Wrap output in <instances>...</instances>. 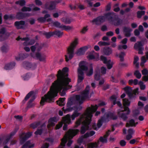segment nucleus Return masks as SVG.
<instances>
[{
	"label": "nucleus",
	"mask_w": 148,
	"mask_h": 148,
	"mask_svg": "<svg viewBox=\"0 0 148 148\" xmlns=\"http://www.w3.org/2000/svg\"><path fill=\"white\" fill-rule=\"evenodd\" d=\"M45 6L46 8L49 10H53L55 8V2L51 1L45 4Z\"/></svg>",
	"instance_id": "f3484780"
},
{
	"label": "nucleus",
	"mask_w": 148,
	"mask_h": 148,
	"mask_svg": "<svg viewBox=\"0 0 148 148\" xmlns=\"http://www.w3.org/2000/svg\"><path fill=\"white\" fill-rule=\"evenodd\" d=\"M87 27H84L80 31V32L82 34H85L88 30Z\"/></svg>",
	"instance_id": "e2e57ef3"
},
{
	"label": "nucleus",
	"mask_w": 148,
	"mask_h": 148,
	"mask_svg": "<svg viewBox=\"0 0 148 148\" xmlns=\"http://www.w3.org/2000/svg\"><path fill=\"white\" fill-rule=\"evenodd\" d=\"M123 20L120 19L117 15L115 17L114 21L112 23V24L116 26L122 24Z\"/></svg>",
	"instance_id": "2eb2a0df"
},
{
	"label": "nucleus",
	"mask_w": 148,
	"mask_h": 148,
	"mask_svg": "<svg viewBox=\"0 0 148 148\" xmlns=\"http://www.w3.org/2000/svg\"><path fill=\"white\" fill-rule=\"evenodd\" d=\"M117 98L116 96L115 95H113L111 97L110 99L111 101H112L113 105L117 104L119 107H121L122 104L119 101H116Z\"/></svg>",
	"instance_id": "dca6fc26"
},
{
	"label": "nucleus",
	"mask_w": 148,
	"mask_h": 148,
	"mask_svg": "<svg viewBox=\"0 0 148 148\" xmlns=\"http://www.w3.org/2000/svg\"><path fill=\"white\" fill-rule=\"evenodd\" d=\"M41 128L42 127H41V128L40 129L38 128L37 131L35 132V134L36 135H40L42 134V132L43 130Z\"/></svg>",
	"instance_id": "603ef678"
},
{
	"label": "nucleus",
	"mask_w": 148,
	"mask_h": 148,
	"mask_svg": "<svg viewBox=\"0 0 148 148\" xmlns=\"http://www.w3.org/2000/svg\"><path fill=\"white\" fill-rule=\"evenodd\" d=\"M62 125H63L62 122H60V123H59L58 124H57L56 125V128H55L56 129V130L59 129L61 127H62Z\"/></svg>",
	"instance_id": "774afa93"
},
{
	"label": "nucleus",
	"mask_w": 148,
	"mask_h": 148,
	"mask_svg": "<svg viewBox=\"0 0 148 148\" xmlns=\"http://www.w3.org/2000/svg\"><path fill=\"white\" fill-rule=\"evenodd\" d=\"M29 14L28 13H23L20 12L17 13L16 16L18 19H23L25 17L29 16Z\"/></svg>",
	"instance_id": "aec40b11"
},
{
	"label": "nucleus",
	"mask_w": 148,
	"mask_h": 148,
	"mask_svg": "<svg viewBox=\"0 0 148 148\" xmlns=\"http://www.w3.org/2000/svg\"><path fill=\"white\" fill-rule=\"evenodd\" d=\"M103 51L105 55L109 56L112 53V50L111 48L109 47H105L103 48Z\"/></svg>",
	"instance_id": "4be33fe9"
},
{
	"label": "nucleus",
	"mask_w": 148,
	"mask_h": 148,
	"mask_svg": "<svg viewBox=\"0 0 148 148\" xmlns=\"http://www.w3.org/2000/svg\"><path fill=\"white\" fill-rule=\"evenodd\" d=\"M142 75H146L148 73V71L147 69H144L141 71Z\"/></svg>",
	"instance_id": "338daca9"
},
{
	"label": "nucleus",
	"mask_w": 148,
	"mask_h": 148,
	"mask_svg": "<svg viewBox=\"0 0 148 148\" xmlns=\"http://www.w3.org/2000/svg\"><path fill=\"white\" fill-rule=\"evenodd\" d=\"M43 34L45 35L47 38H49L51 36H53V32H44L43 33Z\"/></svg>",
	"instance_id": "4c0bfd02"
},
{
	"label": "nucleus",
	"mask_w": 148,
	"mask_h": 148,
	"mask_svg": "<svg viewBox=\"0 0 148 148\" xmlns=\"http://www.w3.org/2000/svg\"><path fill=\"white\" fill-rule=\"evenodd\" d=\"M80 113L78 112L77 111H75L71 115V118L72 119V120H74L75 118L78 116L80 115Z\"/></svg>",
	"instance_id": "c03bdc74"
},
{
	"label": "nucleus",
	"mask_w": 148,
	"mask_h": 148,
	"mask_svg": "<svg viewBox=\"0 0 148 148\" xmlns=\"http://www.w3.org/2000/svg\"><path fill=\"white\" fill-rule=\"evenodd\" d=\"M88 68L84 64L83 61L80 62L79 64V68L78 69L77 83H81L84 78V74L83 71H86Z\"/></svg>",
	"instance_id": "39448f33"
},
{
	"label": "nucleus",
	"mask_w": 148,
	"mask_h": 148,
	"mask_svg": "<svg viewBox=\"0 0 148 148\" xmlns=\"http://www.w3.org/2000/svg\"><path fill=\"white\" fill-rule=\"evenodd\" d=\"M1 51L3 52H6L8 50V49L7 47L3 46L1 48Z\"/></svg>",
	"instance_id": "052dcab7"
},
{
	"label": "nucleus",
	"mask_w": 148,
	"mask_h": 148,
	"mask_svg": "<svg viewBox=\"0 0 148 148\" xmlns=\"http://www.w3.org/2000/svg\"><path fill=\"white\" fill-rule=\"evenodd\" d=\"M98 44L100 46H102L109 45H110V44L109 42L100 41L98 42Z\"/></svg>",
	"instance_id": "8fccbe9b"
},
{
	"label": "nucleus",
	"mask_w": 148,
	"mask_h": 148,
	"mask_svg": "<svg viewBox=\"0 0 148 148\" xmlns=\"http://www.w3.org/2000/svg\"><path fill=\"white\" fill-rule=\"evenodd\" d=\"M123 105L124 106V109L125 107H127V106H129L130 104V102L128 99L125 98L123 99Z\"/></svg>",
	"instance_id": "c9c22d12"
},
{
	"label": "nucleus",
	"mask_w": 148,
	"mask_h": 148,
	"mask_svg": "<svg viewBox=\"0 0 148 148\" xmlns=\"http://www.w3.org/2000/svg\"><path fill=\"white\" fill-rule=\"evenodd\" d=\"M53 36L56 35L59 38L61 37L63 35V32L59 30H56L53 32Z\"/></svg>",
	"instance_id": "2f4dec72"
},
{
	"label": "nucleus",
	"mask_w": 148,
	"mask_h": 148,
	"mask_svg": "<svg viewBox=\"0 0 148 148\" xmlns=\"http://www.w3.org/2000/svg\"><path fill=\"white\" fill-rule=\"evenodd\" d=\"M98 107L97 105H96L95 106L91 105V107L87 108L85 112L81 116L80 118L76 121V127L79 125L81 123H82V125L80 131L81 134H84L88 129L92 114L97 110Z\"/></svg>",
	"instance_id": "f03ea898"
},
{
	"label": "nucleus",
	"mask_w": 148,
	"mask_h": 148,
	"mask_svg": "<svg viewBox=\"0 0 148 148\" xmlns=\"http://www.w3.org/2000/svg\"><path fill=\"white\" fill-rule=\"evenodd\" d=\"M130 112L128 107H125L123 110H121L118 112V115L119 117L124 121H125L127 119V115L130 114Z\"/></svg>",
	"instance_id": "6e6552de"
},
{
	"label": "nucleus",
	"mask_w": 148,
	"mask_h": 148,
	"mask_svg": "<svg viewBox=\"0 0 148 148\" xmlns=\"http://www.w3.org/2000/svg\"><path fill=\"white\" fill-rule=\"evenodd\" d=\"M111 61L110 60H108V62L106 64L108 69H110L112 66V64L110 63Z\"/></svg>",
	"instance_id": "4d7b16f0"
},
{
	"label": "nucleus",
	"mask_w": 148,
	"mask_h": 148,
	"mask_svg": "<svg viewBox=\"0 0 148 148\" xmlns=\"http://www.w3.org/2000/svg\"><path fill=\"white\" fill-rule=\"evenodd\" d=\"M18 130V128H15L9 134L3 137L2 142V144L3 146V148H10L8 146V144L10 139L15 135Z\"/></svg>",
	"instance_id": "423d86ee"
},
{
	"label": "nucleus",
	"mask_w": 148,
	"mask_h": 148,
	"mask_svg": "<svg viewBox=\"0 0 148 148\" xmlns=\"http://www.w3.org/2000/svg\"><path fill=\"white\" fill-rule=\"evenodd\" d=\"M28 56L27 54L21 53L19 54L17 56L15 57V59L17 61L22 60L27 58Z\"/></svg>",
	"instance_id": "a878e982"
},
{
	"label": "nucleus",
	"mask_w": 148,
	"mask_h": 148,
	"mask_svg": "<svg viewBox=\"0 0 148 148\" xmlns=\"http://www.w3.org/2000/svg\"><path fill=\"white\" fill-rule=\"evenodd\" d=\"M93 73V67L92 65L90 66V69L86 72V75L88 76H90Z\"/></svg>",
	"instance_id": "37998d69"
},
{
	"label": "nucleus",
	"mask_w": 148,
	"mask_h": 148,
	"mask_svg": "<svg viewBox=\"0 0 148 148\" xmlns=\"http://www.w3.org/2000/svg\"><path fill=\"white\" fill-rule=\"evenodd\" d=\"M25 22L23 21H16L14 23V25L18 29H23L24 28Z\"/></svg>",
	"instance_id": "4468645a"
},
{
	"label": "nucleus",
	"mask_w": 148,
	"mask_h": 148,
	"mask_svg": "<svg viewBox=\"0 0 148 148\" xmlns=\"http://www.w3.org/2000/svg\"><path fill=\"white\" fill-rule=\"evenodd\" d=\"M5 32V30L4 28H2L0 29V34H2V35L0 36V40L1 41H3L4 38L3 39L2 37L4 35V34Z\"/></svg>",
	"instance_id": "ea45409f"
},
{
	"label": "nucleus",
	"mask_w": 148,
	"mask_h": 148,
	"mask_svg": "<svg viewBox=\"0 0 148 148\" xmlns=\"http://www.w3.org/2000/svg\"><path fill=\"white\" fill-rule=\"evenodd\" d=\"M16 40L18 41L20 40H24L25 41L23 43V45L24 46L30 45H33L35 41L34 40H31L29 41H28V40H29V38L28 37L21 38L19 36H18L16 39Z\"/></svg>",
	"instance_id": "9d476101"
},
{
	"label": "nucleus",
	"mask_w": 148,
	"mask_h": 148,
	"mask_svg": "<svg viewBox=\"0 0 148 148\" xmlns=\"http://www.w3.org/2000/svg\"><path fill=\"white\" fill-rule=\"evenodd\" d=\"M100 75L99 69L97 68L95 70V74L94 75L95 79L96 80H98L100 79Z\"/></svg>",
	"instance_id": "c756f323"
},
{
	"label": "nucleus",
	"mask_w": 148,
	"mask_h": 148,
	"mask_svg": "<svg viewBox=\"0 0 148 148\" xmlns=\"http://www.w3.org/2000/svg\"><path fill=\"white\" fill-rule=\"evenodd\" d=\"M36 57L40 61H44L45 60L46 56L45 55H41L40 53L37 52L36 53Z\"/></svg>",
	"instance_id": "b1692460"
},
{
	"label": "nucleus",
	"mask_w": 148,
	"mask_h": 148,
	"mask_svg": "<svg viewBox=\"0 0 148 148\" xmlns=\"http://www.w3.org/2000/svg\"><path fill=\"white\" fill-rule=\"evenodd\" d=\"M88 49L87 46H85L80 48L76 53L78 56H81L84 54L85 51Z\"/></svg>",
	"instance_id": "5701e85b"
},
{
	"label": "nucleus",
	"mask_w": 148,
	"mask_h": 148,
	"mask_svg": "<svg viewBox=\"0 0 148 148\" xmlns=\"http://www.w3.org/2000/svg\"><path fill=\"white\" fill-rule=\"evenodd\" d=\"M125 55V53L124 52H121L120 53L119 55V57L121 61H123L124 60V57Z\"/></svg>",
	"instance_id": "5fc2aeb1"
},
{
	"label": "nucleus",
	"mask_w": 148,
	"mask_h": 148,
	"mask_svg": "<svg viewBox=\"0 0 148 148\" xmlns=\"http://www.w3.org/2000/svg\"><path fill=\"white\" fill-rule=\"evenodd\" d=\"M101 72L103 74H105L106 73V67L102 66L101 68Z\"/></svg>",
	"instance_id": "bf43d9fd"
},
{
	"label": "nucleus",
	"mask_w": 148,
	"mask_h": 148,
	"mask_svg": "<svg viewBox=\"0 0 148 148\" xmlns=\"http://www.w3.org/2000/svg\"><path fill=\"white\" fill-rule=\"evenodd\" d=\"M34 93V92L33 91H31L26 96L24 100L23 101V102H25V101H27L30 97L32 96L31 98L29 100L28 102V106L29 107H31L32 106V105L31 104L32 103L35 99V97L34 95H33Z\"/></svg>",
	"instance_id": "1a4fd4ad"
},
{
	"label": "nucleus",
	"mask_w": 148,
	"mask_h": 148,
	"mask_svg": "<svg viewBox=\"0 0 148 148\" xmlns=\"http://www.w3.org/2000/svg\"><path fill=\"white\" fill-rule=\"evenodd\" d=\"M68 69L65 67L62 71L59 70L58 71L56 75L57 79L53 83L50 91L42 97L40 102L41 105H43L45 102H51L59 92L61 96H64L66 91L71 88L72 86L69 85L71 79L68 77Z\"/></svg>",
	"instance_id": "f257e3e1"
},
{
	"label": "nucleus",
	"mask_w": 148,
	"mask_h": 148,
	"mask_svg": "<svg viewBox=\"0 0 148 148\" xmlns=\"http://www.w3.org/2000/svg\"><path fill=\"white\" fill-rule=\"evenodd\" d=\"M77 39L75 38V40L71 43L70 46L67 49V55H65V60L66 62H68L69 60L72 58L74 56V50L75 47L78 43Z\"/></svg>",
	"instance_id": "20e7f679"
},
{
	"label": "nucleus",
	"mask_w": 148,
	"mask_h": 148,
	"mask_svg": "<svg viewBox=\"0 0 148 148\" xmlns=\"http://www.w3.org/2000/svg\"><path fill=\"white\" fill-rule=\"evenodd\" d=\"M99 141L97 143H89L88 145L87 148H96L99 145Z\"/></svg>",
	"instance_id": "473e14b6"
},
{
	"label": "nucleus",
	"mask_w": 148,
	"mask_h": 148,
	"mask_svg": "<svg viewBox=\"0 0 148 148\" xmlns=\"http://www.w3.org/2000/svg\"><path fill=\"white\" fill-rule=\"evenodd\" d=\"M89 86H88L80 95H76L75 96V100L79 104H82L85 100L89 99L91 97V96H89Z\"/></svg>",
	"instance_id": "7ed1b4c3"
},
{
	"label": "nucleus",
	"mask_w": 148,
	"mask_h": 148,
	"mask_svg": "<svg viewBox=\"0 0 148 148\" xmlns=\"http://www.w3.org/2000/svg\"><path fill=\"white\" fill-rule=\"evenodd\" d=\"M145 12L144 11H138L137 12V17L140 18L142 16L145 14Z\"/></svg>",
	"instance_id": "a18cd8bd"
},
{
	"label": "nucleus",
	"mask_w": 148,
	"mask_h": 148,
	"mask_svg": "<svg viewBox=\"0 0 148 148\" xmlns=\"http://www.w3.org/2000/svg\"><path fill=\"white\" fill-rule=\"evenodd\" d=\"M126 94L128 95L130 99H132L135 97L136 93L138 92V88H136L133 90L130 86H127L124 88Z\"/></svg>",
	"instance_id": "0eeeda50"
},
{
	"label": "nucleus",
	"mask_w": 148,
	"mask_h": 148,
	"mask_svg": "<svg viewBox=\"0 0 148 148\" xmlns=\"http://www.w3.org/2000/svg\"><path fill=\"white\" fill-rule=\"evenodd\" d=\"M30 141H27L22 146V148H27V147H28L29 148H31L33 147H34V144L30 145Z\"/></svg>",
	"instance_id": "e433bc0d"
},
{
	"label": "nucleus",
	"mask_w": 148,
	"mask_h": 148,
	"mask_svg": "<svg viewBox=\"0 0 148 148\" xmlns=\"http://www.w3.org/2000/svg\"><path fill=\"white\" fill-rule=\"evenodd\" d=\"M106 119L107 120H109V119H112L113 120L117 119V116L114 113L110 112L106 115Z\"/></svg>",
	"instance_id": "a211bd4d"
},
{
	"label": "nucleus",
	"mask_w": 148,
	"mask_h": 148,
	"mask_svg": "<svg viewBox=\"0 0 148 148\" xmlns=\"http://www.w3.org/2000/svg\"><path fill=\"white\" fill-rule=\"evenodd\" d=\"M100 58L104 63L106 64L108 62V61H107V59L106 57L103 56H101Z\"/></svg>",
	"instance_id": "6e6d98bb"
},
{
	"label": "nucleus",
	"mask_w": 148,
	"mask_h": 148,
	"mask_svg": "<svg viewBox=\"0 0 148 148\" xmlns=\"http://www.w3.org/2000/svg\"><path fill=\"white\" fill-rule=\"evenodd\" d=\"M25 1L24 0H19L15 2V3L16 4H19L21 6H23L25 5Z\"/></svg>",
	"instance_id": "a19ab883"
},
{
	"label": "nucleus",
	"mask_w": 148,
	"mask_h": 148,
	"mask_svg": "<svg viewBox=\"0 0 148 148\" xmlns=\"http://www.w3.org/2000/svg\"><path fill=\"white\" fill-rule=\"evenodd\" d=\"M15 65L14 62H12L6 64L4 67V69L8 70H10L13 68Z\"/></svg>",
	"instance_id": "bb28decb"
},
{
	"label": "nucleus",
	"mask_w": 148,
	"mask_h": 148,
	"mask_svg": "<svg viewBox=\"0 0 148 148\" xmlns=\"http://www.w3.org/2000/svg\"><path fill=\"white\" fill-rule=\"evenodd\" d=\"M106 18L104 16H98L95 19H94L92 21L93 24H95L97 25H100L101 23H103L106 21Z\"/></svg>",
	"instance_id": "9b49d317"
},
{
	"label": "nucleus",
	"mask_w": 148,
	"mask_h": 148,
	"mask_svg": "<svg viewBox=\"0 0 148 148\" xmlns=\"http://www.w3.org/2000/svg\"><path fill=\"white\" fill-rule=\"evenodd\" d=\"M40 124V123L39 122H35L32 124L30 125V127L34 129H35Z\"/></svg>",
	"instance_id": "de8ad7c7"
},
{
	"label": "nucleus",
	"mask_w": 148,
	"mask_h": 148,
	"mask_svg": "<svg viewBox=\"0 0 148 148\" xmlns=\"http://www.w3.org/2000/svg\"><path fill=\"white\" fill-rule=\"evenodd\" d=\"M31 10V9L29 7H26L25 6L23 7L21 9V10L22 11L24 12L30 11Z\"/></svg>",
	"instance_id": "3c124183"
},
{
	"label": "nucleus",
	"mask_w": 148,
	"mask_h": 148,
	"mask_svg": "<svg viewBox=\"0 0 148 148\" xmlns=\"http://www.w3.org/2000/svg\"><path fill=\"white\" fill-rule=\"evenodd\" d=\"M135 132V131L132 128H130L128 130V134H131L132 135Z\"/></svg>",
	"instance_id": "0e129e2a"
},
{
	"label": "nucleus",
	"mask_w": 148,
	"mask_h": 148,
	"mask_svg": "<svg viewBox=\"0 0 148 148\" xmlns=\"http://www.w3.org/2000/svg\"><path fill=\"white\" fill-rule=\"evenodd\" d=\"M141 42H138L135 44L134 47L136 49H144Z\"/></svg>",
	"instance_id": "c85d7f7f"
},
{
	"label": "nucleus",
	"mask_w": 148,
	"mask_h": 148,
	"mask_svg": "<svg viewBox=\"0 0 148 148\" xmlns=\"http://www.w3.org/2000/svg\"><path fill=\"white\" fill-rule=\"evenodd\" d=\"M95 134V132L93 131H90L89 132H87L84 134V136L86 138L92 136Z\"/></svg>",
	"instance_id": "58836bf2"
},
{
	"label": "nucleus",
	"mask_w": 148,
	"mask_h": 148,
	"mask_svg": "<svg viewBox=\"0 0 148 148\" xmlns=\"http://www.w3.org/2000/svg\"><path fill=\"white\" fill-rule=\"evenodd\" d=\"M134 75L138 79H140L141 77V75L138 70H136L134 73Z\"/></svg>",
	"instance_id": "49530a36"
},
{
	"label": "nucleus",
	"mask_w": 148,
	"mask_h": 148,
	"mask_svg": "<svg viewBox=\"0 0 148 148\" xmlns=\"http://www.w3.org/2000/svg\"><path fill=\"white\" fill-rule=\"evenodd\" d=\"M139 83L140 85V89L142 90H144L145 88V86L143 84V83L142 82H140Z\"/></svg>",
	"instance_id": "680f3d73"
},
{
	"label": "nucleus",
	"mask_w": 148,
	"mask_h": 148,
	"mask_svg": "<svg viewBox=\"0 0 148 148\" xmlns=\"http://www.w3.org/2000/svg\"><path fill=\"white\" fill-rule=\"evenodd\" d=\"M84 135L80 137L78 140L77 142L78 143H81L83 140L84 138H86Z\"/></svg>",
	"instance_id": "13d9d810"
},
{
	"label": "nucleus",
	"mask_w": 148,
	"mask_h": 148,
	"mask_svg": "<svg viewBox=\"0 0 148 148\" xmlns=\"http://www.w3.org/2000/svg\"><path fill=\"white\" fill-rule=\"evenodd\" d=\"M63 123L64 124H69L71 123L70 115L69 114H67L63 118Z\"/></svg>",
	"instance_id": "393cba45"
},
{
	"label": "nucleus",
	"mask_w": 148,
	"mask_h": 148,
	"mask_svg": "<svg viewBox=\"0 0 148 148\" xmlns=\"http://www.w3.org/2000/svg\"><path fill=\"white\" fill-rule=\"evenodd\" d=\"M100 141L102 143H106L107 142V138L103 136H101L99 138Z\"/></svg>",
	"instance_id": "864d4df0"
},
{
	"label": "nucleus",
	"mask_w": 148,
	"mask_h": 148,
	"mask_svg": "<svg viewBox=\"0 0 148 148\" xmlns=\"http://www.w3.org/2000/svg\"><path fill=\"white\" fill-rule=\"evenodd\" d=\"M104 15L106 18V20H107L111 23L114 21V19L116 15V14L114 12L106 13Z\"/></svg>",
	"instance_id": "f8f14e48"
},
{
	"label": "nucleus",
	"mask_w": 148,
	"mask_h": 148,
	"mask_svg": "<svg viewBox=\"0 0 148 148\" xmlns=\"http://www.w3.org/2000/svg\"><path fill=\"white\" fill-rule=\"evenodd\" d=\"M53 25L55 27L62 29V25H61L60 23L58 21L55 22L53 23Z\"/></svg>",
	"instance_id": "09e8293b"
},
{
	"label": "nucleus",
	"mask_w": 148,
	"mask_h": 148,
	"mask_svg": "<svg viewBox=\"0 0 148 148\" xmlns=\"http://www.w3.org/2000/svg\"><path fill=\"white\" fill-rule=\"evenodd\" d=\"M57 121L56 118V117H53L50 118L48 121V124L47 126V127L48 129L50 127H53L55 125V122Z\"/></svg>",
	"instance_id": "6ab92c4d"
},
{
	"label": "nucleus",
	"mask_w": 148,
	"mask_h": 148,
	"mask_svg": "<svg viewBox=\"0 0 148 148\" xmlns=\"http://www.w3.org/2000/svg\"><path fill=\"white\" fill-rule=\"evenodd\" d=\"M62 30H64L66 31L70 30L73 29V27L72 26H65L62 25V27H61Z\"/></svg>",
	"instance_id": "79ce46f5"
},
{
	"label": "nucleus",
	"mask_w": 148,
	"mask_h": 148,
	"mask_svg": "<svg viewBox=\"0 0 148 148\" xmlns=\"http://www.w3.org/2000/svg\"><path fill=\"white\" fill-rule=\"evenodd\" d=\"M132 31V29L129 27H124L123 28V31L125 33V35L126 37L130 36V32Z\"/></svg>",
	"instance_id": "412c9836"
},
{
	"label": "nucleus",
	"mask_w": 148,
	"mask_h": 148,
	"mask_svg": "<svg viewBox=\"0 0 148 148\" xmlns=\"http://www.w3.org/2000/svg\"><path fill=\"white\" fill-rule=\"evenodd\" d=\"M136 126V124L135 122V121L133 119L130 120L129 122L127 123L126 125V126L127 127H135Z\"/></svg>",
	"instance_id": "7c9ffc66"
},
{
	"label": "nucleus",
	"mask_w": 148,
	"mask_h": 148,
	"mask_svg": "<svg viewBox=\"0 0 148 148\" xmlns=\"http://www.w3.org/2000/svg\"><path fill=\"white\" fill-rule=\"evenodd\" d=\"M65 98H60L59 99V100L57 101L56 102L57 104H58L59 106H62L65 104L64 101Z\"/></svg>",
	"instance_id": "72a5a7b5"
},
{
	"label": "nucleus",
	"mask_w": 148,
	"mask_h": 148,
	"mask_svg": "<svg viewBox=\"0 0 148 148\" xmlns=\"http://www.w3.org/2000/svg\"><path fill=\"white\" fill-rule=\"evenodd\" d=\"M32 135L31 132H28L26 134L22 133L20 136V143L21 144H23L25 141L29 138Z\"/></svg>",
	"instance_id": "ddd939ff"
},
{
	"label": "nucleus",
	"mask_w": 148,
	"mask_h": 148,
	"mask_svg": "<svg viewBox=\"0 0 148 148\" xmlns=\"http://www.w3.org/2000/svg\"><path fill=\"white\" fill-rule=\"evenodd\" d=\"M23 66L26 69L31 68L32 67V65L30 63L24 62L23 63Z\"/></svg>",
	"instance_id": "f704fd0d"
},
{
	"label": "nucleus",
	"mask_w": 148,
	"mask_h": 148,
	"mask_svg": "<svg viewBox=\"0 0 148 148\" xmlns=\"http://www.w3.org/2000/svg\"><path fill=\"white\" fill-rule=\"evenodd\" d=\"M38 20L40 22L43 23L46 21V19H45L44 17H41L38 18Z\"/></svg>",
	"instance_id": "69168bd1"
},
{
	"label": "nucleus",
	"mask_w": 148,
	"mask_h": 148,
	"mask_svg": "<svg viewBox=\"0 0 148 148\" xmlns=\"http://www.w3.org/2000/svg\"><path fill=\"white\" fill-rule=\"evenodd\" d=\"M109 120H107L104 117H102L98 121L97 123V126L98 128H99L102 125V123L104 122H108Z\"/></svg>",
	"instance_id": "cd10ccee"
}]
</instances>
